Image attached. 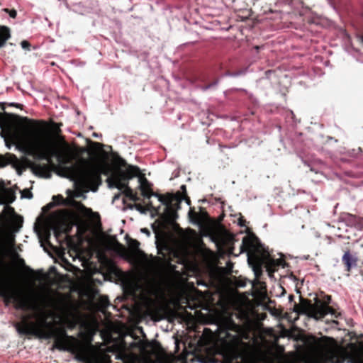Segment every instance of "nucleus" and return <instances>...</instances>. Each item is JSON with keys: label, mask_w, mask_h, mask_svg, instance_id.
I'll return each instance as SVG.
<instances>
[{"label": "nucleus", "mask_w": 363, "mask_h": 363, "mask_svg": "<svg viewBox=\"0 0 363 363\" xmlns=\"http://www.w3.org/2000/svg\"><path fill=\"white\" fill-rule=\"evenodd\" d=\"M0 296L6 303L12 301L16 309L24 311L33 308L30 298L21 291L14 289L5 277L0 274Z\"/></svg>", "instance_id": "obj_5"}, {"label": "nucleus", "mask_w": 363, "mask_h": 363, "mask_svg": "<svg viewBox=\"0 0 363 363\" xmlns=\"http://www.w3.org/2000/svg\"><path fill=\"white\" fill-rule=\"evenodd\" d=\"M34 169L40 172H45L47 170V166L45 164H35Z\"/></svg>", "instance_id": "obj_25"}, {"label": "nucleus", "mask_w": 363, "mask_h": 363, "mask_svg": "<svg viewBox=\"0 0 363 363\" xmlns=\"http://www.w3.org/2000/svg\"><path fill=\"white\" fill-rule=\"evenodd\" d=\"M107 182L109 187H116L121 191H123L128 185V182L114 179L112 177L107 179Z\"/></svg>", "instance_id": "obj_15"}, {"label": "nucleus", "mask_w": 363, "mask_h": 363, "mask_svg": "<svg viewBox=\"0 0 363 363\" xmlns=\"http://www.w3.org/2000/svg\"><path fill=\"white\" fill-rule=\"evenodd\" d=\"M155 196L166 206L167 213L171 217H173L176 214V211L181 208L180 205L183 199L180 192H177L175 194H155Z\"/></svg>", "instance_id": "obj_7"}, {"label": "nucleus", "mask_w": 363, "mask_h": 363, "mask_svg": "<svg viewBox=\"0 0 363 363\" xmlns=\"http://www.w3.org/2000/svg\"><path fill=\"white\" fill-rule=\"evenodd\" d=\"M140 353L143 361L129 362L123 360V363H174L168 360V354L157 342L142 343L140 346Z\"/></svg>", "instance_id": "obj_6"}, {"label": "nucleus", "mask_w": 363, "mask_h": 363, "mask_svg": "<svg viewBox=\"0 0 363 363\" xmlns=\"http://www.w3.org/2000/svg\"><path fill=\"white\" fill-rule=\"evenodd\" d=\"M93 146L95 147L96 150L101 151L104 145L101 143L94 142Z\"/></svg>", "instance_id": "obj_27"}, {"label": "nucleus", "mask_w": 363, "mask_h": 363, "mask_svg": "<svg viewBox=\"0 0 363 363\" xmlns=\"http://www.w3.org/2000/svg\"><path fill=\"white\" fill-rule=\"evenodd\" d=\"M359 262V257L357 252L352 251L350 249L344 250V253L342 257V263L345 267V271L348 273V275H350L352 269L358 266Z\"/></svg>", "instance_id": "obj_9"}, {"label": "nucleus", "mask_w": 363, "mask_h": 363, "mask_svg": "<svg viewBox=\"0 0 363 363\" xmlns=\"http://www.w3.org/2000/svg\"><path fill=\"white\" fill-rule=\"evenodd\" d=\"M4 11L8 13L9 14V16L12 18H16L17 16V11L15 9H4Z\"/></svg>", "instance_id": "obj_24"}, {"label": "nucleus", "mask_w": 363, "mask_h": 363, "mask_svg": "<svg viewBox=\"0 0 363 363\" xmlns=\"http://www.w3.org/2000/svg\"><path fill=\"white\" fill-rule=\"evenodd\" d=\"M239 225L240 226H245V220H244L242 218H240L239 219Z\"/></svg>", "instance_id": "obj_29"}, {"label": "nucleus", "mask_w": 363, "mask_h": 363, "mask_svg": "<svg viewBox=\"0 0 363 363\" xmlns=\"http://www.w3.org/2000/svg\"><path fill=\"white\" fill-rule=\"evenodd\" d=\"M362 42H363V35L360 36Z\"/></svg>", "instance_id": "obj_42"}, {"label": "nucleus", "mask_w": 363, "mask_h": 363, "mask_svg": "<svg viewBox=\"0 0 363 363\" xmlns=\"http://www.w3.org/2000/svg\"><path fill=\"white\" fill-rule=\"evenodd\" d=\"M48 316L42 311L38 321H30L29 318L23 317L16 328L21 335H34L39 338L53 339L54 346L60 350H67L72 353L77 361L82 363H112L111 351H105L94 346L91 338L81 340L68 335L63 328H57L51 322L47 321Z\"/></svg>", "instance_id": "obj_3"}, {"label": "nucleus", "mask_w": 363, "mask_h": 363, "mask_svg": "<svg viewBox=\"0 0 363 363\" xmlns=\"http://www.w3.org/2000/svg\"><path fill=\"white\" fill-rule=\"evenodd\" d=\"M17 117L16 115L9 113L6 112L0 113V127L6 125L9 120Z\"/></svg>", "instance_id": "obj_19"}, {"label": "nucleus", "mask_w": 363, "mask_h": 363, "mask_svg": "<svg viewBox=\"0 0 363 363\" xmlns=\"http://www.w3.org/2000/svg\"><path fill=\"white\" fill-rule=\"evenodd\" d=\"M11 37L10 29L5 26L0 27V48L4 46L6 40Z\"/></svg>", "instance_id": "obj_16"}, {"label": "nucleus", "mask_w": 363, "mask_h": 363, "mask_svg": "<svg viewBox=\"0 0 363 363\" xmlns=\"http://www.w3.org/2000/svg\"><path fill=\"white\" fill-rule=\"evenodd\" d=\"M248 259H249V262H250L251 257H248Z\"/></svg>", "instance_id": "obj_46"}, {"label": "nucleus", "mask_w": 363, "mask_h": 363, "mask_svg": "<svg viewBox=\"0 0 363 363\" xmlns=\"http://www.w3.org/2000/svg\"><path fill=\"white\" fill-rule=\"evenodd\" d=\"M293 298H294V296H293V295H291V296H289L290 300H291Z\"/></svg>", "instance_id": "obj_41"}, {"label": "nucleus", "mask_w": 363, "mask_h": 363, "mask_svg": "<svg viewBox=\"0 0 363 363\" xmlns=\"http://www.w3.org/2000/svg\"><path fill=\"white\" fill-rule=\"evenodd\" d=\"M122 191L125 197L128 198L133 201H138L140 200V198L138 196L137 194L134 193L133 189L128 186V185Z\"/></svg>", "instance_id": "obj_17"}, {"label": "nucleus", "mask_w": 363, "mask_h": 363, "mask_svg": "<svg viewBox=\"0 0 363 363\" xmlns=\"http://www.w3.org/2000/svg\"><path fill=\"white\" fill-rule=\"evenodd\" d=\"M135 206H136V208H137L138 211H143V206H142V205H141V204H136V205H135Z\"/></svg>", "instance_id": "obj_33"}, {"label": "nucleus", "mask_w": 363, "mask_h": 363, "mask_svg": "<svg viewBox=\"0 0 363 363\" xmlns=\"http://www.w3.org/2000/svg\"><path fill=\"white\" fill-rule=\"evenodd\" d=\"M201 215L199 213L196 212L194 208H190L189 211V217L190 220L196 224H201L202 223V218L200 216Z\"/></svg>", "instance_id": "obj_18"}, {"label": "nucleus", "mask_w": 363, "mask_h": 363, "mask_svg": "<svg viewBox=\"0 0 363 363\" xmlns=\"http://www.w3.org/2000/svg\"><path fill=\"white\" fill-rule=\"evenodd\" d=\"M36 129L35 126L33 127ZM61 150L57 143L50 136L34 130L31 133L28 146V155L35 159L45 160L52 163L55 157L60 165L63 176L75 181L80 189L85 192H96L102 184L101 174H108L106 167L102 164H89L87 161L80 159L72 163L78 157L75 155L64 137H60Z\"/></svg>", "instance_id": "obj_2"}, {"label": "nucleus", "mask_w": 363, "mask_h": 363, "mask_svg": "<svg viewBox=\"0 0 363 363\" xmlns=\"http://www.w3.org/2000/svg\"><path fill=\"white\" fill-rule=\"evenodd\" d=\"M10 210H11L12 211H14V209L11 207H9Z\"/></svg>", "instance_id": "obj_44"}, {"label": "nucleus", "mask_w": 363, "mask_h": 363, "mask_svg": "<svg viewBox=\"0 0 363 363\" xmlns=\"http://www.w3.org/2000/svg\"><path fill=\"white\" fill-rule=\"evenodd\" d=\"M142 232L147 233V235H150V232L147 228L142 229Z\"/></svg>", "instance_id": "obj_36"}, {"label": "nucleus", "mask_w": 363, "mask_h": 363, "mask_svg": "<svg viewBox=\"0 0 363 363\" xmlns=\"http://www.w3.org/2000/svg\"><path fill=\"white\" fill-rule=\"evenodd\" d=\"M331 301V296L326 295L323 292H321L320 298H314V303L301 296L299 304H295V311L315 320L322 319L328 314H331L335 318H339L341 313L330 306Z\"/></svg>", "instance_id": "obj_4"}, {"label": "nucleus", "mask_w": 363, "mask_h": 363, "mask_svg": "<svg viewBox=\"0 0 363 363\" xmlns=\"http://www.w3.org/2000/svg\"><path fill=\"white\" fill-rule=\"evenodd\" d=\"M24 119H25L27 122H28L30 124H32V125H34V124L36 123L35 121H32V120H29V119H28V118H24Z\"/></svg>", "instance_id": "obj_31"}, {"label": "nucleus", "mask_w": 363, "mask_h": 363, "mask_svg": "<svg viewBox=\"0 0 363 363\" xmlns=\"http://www.w3.org/2000/svg\"><path fill=\"white\" fill-rule=\"evenodd\" d=\"M255 259L259 262H265L267 264V269L269 273H273L278 269L279 267H284L285 260L282 258L274 259L271 257L269 253L264 252L262 257H260L257 255H253Z\"/></svg>", "instance_id": "obj_8"}, {"label": "nucleus", "mask_w": 363, "mask_h": 363, "mask_svg": "<svg viewBox=\"0 0 363 363\" xmlns=\"http://www.w3.org/2000/svg\"><path fill=\"white\" fill-rule=\"evenodd\" d=\"M181 363H188V362L186 360H184Z\"/></svg>", "instance_id": "obj_43"}, {"label": "nucleus", "mask_w": 363, "mask_h": 363, "mask_svg": "<svg viewBox=\"0 0 363 363\" xmlns=\"http://www.w3.org/2000/svg\"><path fill=\"white\" fill-rule=\"evenodd\" d=\"M182 197L183 200H185L186 203L188 205H191V200L190 198L187 196V194H182Z\"/></svg>", "instance_id": "obj_28"}, {"label": "nucleus", "mask_w": 363, "mask_h": 363, "mask_svg": "<svg viewBox=\"0 0 363 363\" xmlns=\"http://www.w3.org/2000/svg\"><path fill=\"white\" fill-rule=\"evenodd\" d=\"M208 330H209V329H208V328H205V329H204V331H205V332H206V331H208Z\"/></svg>", "instance_id": "obj_45"}, {"label": "nucleus", "mask_w": 363, "mask_h": 363, "mask_svg": "<svg viewBox=\"0 0 363 363\" xmlns=\"http://www.w3.org/2000/svg\"><path fill=\"white\" fill-rule=\"evenodd\" d=\"M140 173L139 167L136 166H128L125 170L119 169L117 173L112 176L114 179L128 182L133 177H138Z\"/></svg>", "instance_id": "obj_10"}, {"label": "nucleus", "mask_w": 363, "mask_h": 363, "mask_svg": "<svg viewBox=\"0 0 363 363\" xmlns=\"http://www.w3.org/2000/svg\"><path fill=\"white\" fill-rule=\"evenodd\" d=\"M52 199H53V200H55L56 199H59L61 201H62L64 199L62 196H61V195L54 196Z\"/></svg>", "instance_id": "obj_32"}, {"label": "nucleus", "mask_w": 363, "mask_h": 363, "mask_svg": "<svg viewBox=\"0 0 363 363\" xmlns=\"http://www.w3.org/2000/svg\"><path fill=\"white\" fill-rule=\"evenodd\" d=\"M70 229V227H69L65 223H57L53 229L55 236L57 239H59L62 235H67Z\"/></svg>", "instance_id": "obj_14"}, {"label": "nucleus", "mask_w": 363, "mask_h": 363, "mask_svg": "<svg viewBox=\"0 0 363 363\" xmlns=\"http://www.w3.org/2000/svg\"><path fill=\"white\" fill-rule=\"evenodd\" d=\"M242 245L245 246V247L248 248V249H251V248H252L254 247L252 242L249 238H247V237H245L243 238Z\"/></svg>", "instance_id": "obj_22"}, {"label": "nucleus", "mask_w": 363, "mask_h": 363, "mask_svg": "<svg viewBox=\"0 0 363 363\" xmlns=\"http://www.w3.org/2000/svg\"><path fill=\"white\" fill-rule=\"evenodd\" d=\"M117 245H118L119 247H123V245H122L121 243H119L118 242H117Z\"/></svg>", "instance_id": "obj_39"}, {"label": "nucleus", "mask_w": 363, "mask_h": 363, "mask_svg": "<svg viewBox=\"0 0 363 363\" xmlns=\"http://www.w3.org/2000/svg\"><path fill=\"white\" fill-rule=\"evenodd\" d=\"M28 269L29 270V272H30V273L32 274H34L35 273V271L30 268H28Z\"/></svg>", "instance_id": "obj_38"}, {"label": "nucleus", "mask_w": 363, "mask_h": 363, "mask_svg": "<svg viewBox=\"0 0 363 363\" xmlns=\"http://www.w3.org/2000/svg\"><path fill=\"white\" fill-rule=\"evenodd\" d=\"M40 123H42V125H43V126H45V122H44V121H40Z\"/></svg>", "instance_id": "obj_40"}, {"label": "nucleus", "mask_w": 363, "mask_h": 363, "mask_svg": "<svg viewBox=\"0 0 363 363\" xmlns=\"http://www.w3.org/2000/svg\"><path fill=\"white\" fill-rule=\"evenodd\" d=\"M217 333L221 343L220 353L224 359L206 361L201 359L199 363H275L246 359L250 345L243 340L251 339V328L248 325L237 324L231 317H228L219 324ZM349 335L351 340L355 341L346 345L339 344L332 337L308 335L304 344L306 354L311 361L276 363H363V340L357 337L354 333H350Z\"/></svg>", "instance_id": "obj_1"}, {"label": "nucleus", "mask_w": 363, "mask_h": 363, "mask_svg": "<svg viewBox=\"0 0 363 363\" xmlns=\"http://www.w3.org/2000/svg\"><path fill=\"white\" fill-rule=\"evenodd\" d=\"M55 133L57 135H59L61 133V130L59 127L55 128Z\"/></svg>", "instance_id": "obj_34"}, {"label": "nucleus", "mask_w": 363, "mask_h": 363, "mask_svg": "<svg viewBox=\"0 0 363 363\" xmlns=\"http://www.w3.org/2000/svg\"><path fill=\"white\" fill-rule=\"evenodd\" d=\"M116 163L118 166L121 167H125L126 169L128 167V166H130V164H127L126 161L124 159L120 157H118L116 160Z\"/></svg>", "instance_id": "obj_21"}, {"label": "nucleus", "mask_w": 363, "mask_h": 363, "mask_svg": "<svg viewBox=\"0 0 363 363\" xmlns=\"http://www.w3.org/2000/svg\"><path fill=\"white\" fill-rule=\"evenodd\" d=\"M208 78L209 74L207 73H201L198 77V80L203 84L201 86V89L203 91L215 86L218 82V79H214L212 82H208Z\"/></svg>", "instance_id": "obj_13"}, {"label": "nucleus", "mask_w": 363, "mask_h": 363, "mask_svg": "<svg viewBox=\"0 0 363 363\" xmlns=\"http://www.w3.org/2000/svg\"><path fill=\"white\" fill-rule=\"evenodd\" d=\"M21 47L23 48V49H26V50H30V44L28 41L27 40H23L21 43Z\"/></svg>", "instance_id": "obj_26"}, {"label": "nucleus", "mask_w": 363, "mask_h": 363, "mask_svg": "<svg viewBox=\"0 0 363 363\" xmlns=\"http://www.w3.org/2000/svg\"><path fill=\"white\" fill-rule=\"evenodd\" d=\"M128 247L133 252H138L140 251L139 247H140V242L130 238L128 241Z\"/></svg>", "instance_id": "obj_20"}, {"label": "nucleus", "mask_w": 363, "mask_h": 363, "mask_svg": "<svg viewBox=\"0 0 363 363\" xmlns=\"http://www.w3.org/2000/svg\"><path fill=\"white\" fill-rule=\"evenodd\" d=\"M147 208H148V209L153 208L152 204L151 202H149L147 203Z\"/></svg>", "instance_id": "obj_37"}, {"label": "nucleus", "mask_w": 363, "mask_h": 363, "mask_svg": "<svg viewBox=\"0 0 363 363\" xmlns=\"http://www.w3.org/2000/svg\"><path fill=\"white\" fill-rule=\"evenodd\" d=\"M139 182L141 194L145 199H149L151 198V196H155V194H158L157 193L153 192L151 188V184L144 176H142L139 178Z\"/></svg>", "instance_id": "obj_11"}, {"label": "nucleus", "mask_w": 363, "mask_h": 363, "mask_svg": "<svg viewBox=\"0 0 363 363\" xmlns=\"http://www.w3.org/2000/svg\"><path fill=\"white\" fill-rule=\"evenodd\" d=\"M200 212L199 214H200L201 218H202V223L204 221L205 219H206L208 216L207 211L203 208L200 207Z\"/></svg>", "instance_id": "obj_23"}, {"label": "nucleus", "mask_w": 363, "mask_h": 363, "mask_svg": "<svg viewBox=\"0 0 363 363\" xmlns=\"http://www.w3.org/2000/svg\"><path fill=\"white\" fill-rule=\"evenodd\" d=\"M28 194H27V196H26V197L28 198V199H31L33 197V194L30 191H28Z\"/></svg>", "instance_id": "obj_35"}, {"label": "nucleus", "mask_w": 363, "mask_h": 363, "mask_svg": "<svg viewBox=\"0 0 363 363\" xmlns=\"http://www.w3.org/2000/svg\"><path fill=\"white\" fill-rule=\"evenodd\" d=\"M181 189L183 192V194H186V187L185 185H182L181 186Z\"/></svg>", "instance_id": "obj_30"}, {"label": "nucleus", "mask_w": 363, "mask_h": 363, "mask_svg": "<svg viewBox=\"0 0 363 363\" xmlns=\"http://www.w3.org/2000/svg\"><path fill=\"white\" fill-rule=\"evenodd\" d=\"M0 196L2 197L4 202L11 203L16 199L14 191L11 189L5 188L4 182H0Z\"/></svg>", "instance_id": "obj_12"}]
</instances>
